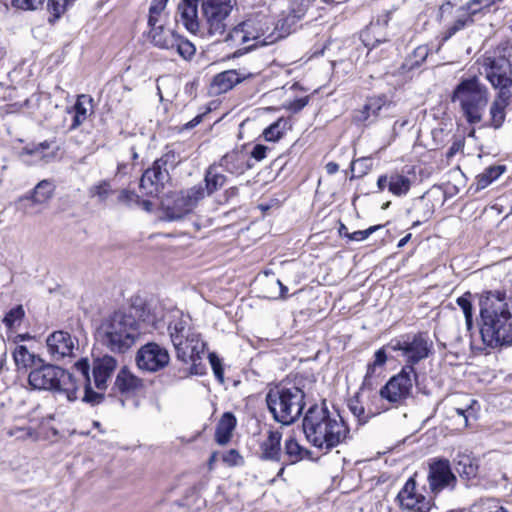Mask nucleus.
<instances>
[{"mask_svg":"<svg viewBox=\"0 0 512 512\" xmlns=\"http://www.w3.org/2000/svg\"><path fill=\"white\" fill-rule=\"evenodd\" d=\"M412 185V181L408 176L394 172L389 175L388 190L397 197L407 195Z\"/></svg>","mask_w":512,"mask_h":512,"instance_id":"obj_37","label":"nucleus"},{"mask_svg":"<svg viewBox=\"0 0 512 512\" xmlns=\"http://www.w3.org/2000/svg\"><path fill=\"white\" fill-rule=\"evenodd\" d=\"M78 339L64 330H57L46 338V348L51 361L58 362L66 358L74 357V351L78 349Z\"/></svg>","mask_w":512,"mask_h":512,"instance_id":"obj_14","label":"nucleus"},{"mask_svg":"<svg viewBox=\"0 0 512 512\" xmlns=\"http://www.w3.org/2000/svg\"><path fill=\"white\" fill-rule=\"evenodd\" d=\"M169 170H162L155 164L144 171L140 179V189L145 195L156 197L164 188V184L169 180Z\"/></svg>","mask_w":512,"mask_h":512,"instance_id":"obj_19","label":"nucleus"},{"mask_svg":"<svg viewBox=\"0 0 512 512\" xmlns=\"http://www.w3.org/2000/svg\"><path fill=\"white\" fill-rule=\"evenodd\" d=\"M28 382L34 389L63 393L68 401L77 399L75 377L57 365L46 363L44 359L30 371Z\"/></svg>","mask_w":512,"mask_h":512,"instance_id":"obj_7","label":"nucleus"},{"mask_svg":"<svg viewBox=\"0 0 512 512\" xmlns=\"http://www.w3.org/2000/svg\"><path fill=\"white\" fill-rule=\"evenodd\" d=\"M236 424L237 420L235 415L231 412H225L217 423L215 441L219 445L227 444L232 437V432L235 429Z\"/></svg>","mask_w":512,"mask_h":512,"instance_id":"obj_29","label":"nucleus"},{"mask_svg":"<svg viewBox=\"0 0 512 512\" xmlns=\"http://www.w3.org/2000/svg\"><path fill=\"white\" fill-rule=\"evenodd\" d=\"M92 102H93V99L89 95H85V94L79 95L77 97V100H76L73 108H72L73 113L80 115V116L84 117L85 119H87L88 113H87L86 105L87 104L91 105Z\"/></svg>","mask_w":512,"mask_h":512,"instance_id":"obj_52","label":"nucleus"},{"mask_svg":"<svg viewBox=\"0 0 512 512\" xmlns=\"http://www.w3.org/2000/svg\"><path fill=\"white\" fill-rule=\"evenodd\" d=\"M13 358L15 360L16 365H21L25 368L31 367L35 368L39 363H42V357L39 355L30 353L26 346L19 345L16 347L13 352Z\"/></svg>","mask_w":512,"mask_h":512,"instance_id":"obj_41","label":"nucleus"},{"mask_svg":"<svg viewBox=\"0 0 512 512\" xmlns=\"http://www.w3.org/2000/svg\"><path fill=\"white\" fill-rule=\"evenodd\" d=\"M245 21L252 22L255 35L250 36V39L256 41L254 46H257L258 44L265 46L282 37V35L275 36L273 31L268 33L271 29V26L273 25V22L266 15L258 14L246 19Z\"/></svg>","mask_w":512,"mask_h":512,"instance_id":"obj_23","label":"nucleus"},{"mask_svg":"<svg viewBox=\"0 0 512 512\" xmlns=\"http://www.w3.org/2000/svg\"><path fill=\"white\" fill-rule=\"evenodd\" d=\"M149 27V37L154 46L160 49H173V43H175L176 35L175 31L166 29L161 21Z\"/></svg>","mask_w":512,"mask_h":512,"instance_id":"obj_28","label":"nucleus"},{"mask_svg":"<svg viewBox=\"0 0 512 512\" xmlns=\"http://www.w3.org/2000/svg\"><path fill=\"white\" fill-rule=\"evenodd\" d=\"M418 374L411 365H405L401 371L392 376L388 382L380 389L382 399L390 403H402L412 394L413 384Z\"/></svg>","mask_w":512,"mask_h":512,"instance_id":"obj_10","label":"nucleus"},{"mask_svg":"<svg viewBox=\"0 0 512 512\" xmlns=\"http://www.w3.org/2000/svg\"><path fill=\"white\" fill-rule=\"evenodd\" d=\"M482 67L489 83H495L494 81L512 74V64L505 56H486Z\"/></svg>","mask_w":512,"mask_h":512,"instance_id":"obj_22","label":"nucleus"},{"mask_svg":"<svg viewBox=\"0 0 512 512\" xmlns=\"http://www.w3.org/2000/svg\"><path fill=\"white\" fill-rule=\"evenodd\" d=\"M386 361H387V353H386L385 347H382L374 353V360L371 363H372V366L382 367L385 365Z\"/></svg>","mask_w":512,"mask_h":512,"instance_id":"obj_61","label":"nucleus"},{"mask_svg":"<svg viewBox=\"0 0 512 512\" xmlns=\"http://www.w3.org/2000/svg\"><path fill=\"white\" fill-rule=\"evenodd\" d=\"M222 460L228 466H240L244 464V458L240 455L238 450L230 449L223 454Z\"/></svg>","mask_w":512,"mask_h":512,"instance_id":"obj_55","label":"nucleus"},{"mask_svg":"<svg viewBox=\"0 0 512 512\" xmlns=\"http://www.w3.org/2000/svg\"><path fill=\"white\" fill-rule=\"evenodd\" d=\"M200 0H181L178 4L176 22L181 23L185 29L196 34L200 23L198 18V3Z\"/></svg>","mask_w":512,"mask_h":512,"instance_id":"obj_21","label":"nucleus"},{"mask_svg":"<svg viewBox=\"0 0 512 512\" xmlns=\"http://www.w3.org/2000/svg\"><path fill=\"white\" fill-rule=\"evenodd\" d=\"M480 0H471L465 6L459 8L462 13L458 15L457 19L450 25L442 37V41H448L457 32L471 26L474 23V16L482 10Z\"/></svg>","mask_w":512,"mask_h":512,"instance_id":"obj_20","label":"nucleus"},{"mask_svg":"<svg viewBox=\"0 0 512 512\" xmlns=\"http://www.w3.org/2000/svg\"><path fill=\"white\" fill-rule=\"evenodd\" d=\"M178 163V155L173 150L165 152L159 159H156L153 162V164H155L162 170H168V167L174 168Z\"/></svg>","mask_w":512,"mask_h":512,"instance_id":"obj_50","label":"nucleus"},{"mask_svg":"<svg viewBox=\"0 0 512 512\" xmlns=\"http://www.w3.org/2000/svg\"><path fill=\"white\" fill-rule=\"evenodd\" d=\"M310 6V0H292L290 4V12L283 20V26L285 24L289 26L296 24L297 21L304 17Z\"/></svg>","mask_w":512,"mask_h":512,"instance_id":"obj_42","label":"nucleus"},{"mask_svg":"<svg viewBox=\"0 0 512 512\" xmlns=\"http://www.w3.org/2000/svg\"><path fill=\"white\" fill-rule=\"evenodd\" d=\"M489 98L488 87L476 75L462 77L450 96L451 102L458 106L462 116L470 125L478 124L483 120Z\"/></svg>","mask_w":512,"mask_h":512,"instance_id":"obj_4","label":"nucleus"},{"mask_svg":"<svg viewBox=\"0 0 512 512\" xmlns=\"http://www.w3.org/2000/svg\"><path fill=\"white\" fill-rule=\"evenodd\" d=\"M391 106L392 101L386 94L370 96L361 109L353 111L352 122L356 125L370 126L378 120L383 110H389Z\"/></svg>","mask_w":512,"mask_h":512,"instance_id":"obj_16","label":"nucleus"},{"mask_svg":"<svg viewBox=\"0 0 512 512\" xmlns=\"http://www.w3.org/2000/svg\"><path fill=\"white\" fill-rule=\"evenodd\" d=\"M383 225H374L370 226L369 228L365 230H358L351 234H349V240L352 241H363L367 239L371 234L376 232L377 230L381 229Z\"/></svg>","mask_w":512,"mask_h":512,"instance_id":"obj_56","label":"nucleus"},{"mask_svg":"<svg viewBox=\"0 0 512 512\" xmlns=\"http://www.w3.org/2000/svg\"><path fill=\"white\" fill-rule=\"evenodd\" d=\"M137 367L145 372H158L170 363L168 350L156 342L144 344L136 354Z\"/></svg>","mask_w":512,"mask_h":512,"instance_id":"obj_13","label":"nucleus"},{"mask_svg":"<svg viewBox=\"0 0 512 512\" xmlns=\"http://www.w3.org/2000/svg\"><path fill=\"white\" fill-rule=\"evenodd\" d=\"M207 113L208 112H204L196 115L192 120L183 125L182 130H191L197 125H199L202 122L204 116L207 115Z\"/></svg>","mask_w":512,"mask_h":512,"instance_id":"obj_63","label":"nucleus"},{"mask_svg":"<svg viewBox=\"0 0 512 512\" xmlns=\"http://www.w3.org/2000/svg\"><path fill=\"white\" fill-rule=\"evenodd\" d=\"M44 0H12V5L23 10H35L42 6Z\"/></svg>","mask_w":512,"mask_h":512,"instance_id":"obj_57","label":"nucleus"},{"mask_svg":"<svg viewBox=\"0 0 512 512\" xmlns=\"http://www.w3.org/2000/svg\"><path fill=\"white\" fill-rule=\"evenodd\" d=\"M168 0H152L149 8L148 25L153 26L160 22V17L164 11Z\"/></svg>","mask_w":512,"mask_h":512,"instance_id":"obj_48","label":"nucleus"},{"mask_svg":"<svg viewBox=\"0 0 512 512\" xmlns=\"http://www.w3.org/2000/svg\"><path fill=\"white\" fill-rule=\"evenodd\" d=\"M116 366V359L110 355H104L93 360V380L95 387L99 391L106 390L107 381L116 369Z\"/></svg>","mask_w":512,"mask_h":512,"instance_id":"obj_24","label":"nucleus"},{"mask_svg":"<svg viewBox=\"0 0 512 512\" xmlns=\"http://www.w3.org/2000/svg\"><path fill=\"white\" fill-rule=\"evenodd\" d=\"M205 188L204 194L211 196L218 190H220L227 182V177L219 171V167L216 163L210 165L204 176Z\"/></svg>","mask_w":512,"mask_h":512,"instance_id":"obj_31","label":"nucleus"},{"mask_svg":"<svg viewBox=\"0 0 512 512\" xmlns=\"http://www.w3.org/2000/svg\"><path fill=\"white\" fill-rule=\"evenodd\" d=\"M65 0H48L47 8L51 17H49V22L54 23L56 20L60 18V16L65 12L66 7Z\"/></svg>","mask_w":512,"mask_h":512,"instance_id":"obj_51","label":"nucleus"},{"mask_svg":"<svg viewBox=\"0 0 512 512\" xmlns=\"http://www.w3.org/2000/svg\"><path fill=\"white\" fill-rule=\"evenodd\" d=\"M208 358H209V362H210V365L213 370L215 378L219 381V383L223 384L224 383V368H223L220 358L214 352L209 353Z\"/></svg>","mask_w":512,"mask_h":512,"instance_id":"obj_53","label":"nucleus"},{"mask_svg":"<svg viewBox=\"0 0 512 512\" xmlns=\"http://www.w3.org/2000/svg\"><path fill=\"white\" fill-rule=\"evenodd\" d=\"M169 335L176 351V357L184 364H191L190 373L202 375L204 367L201 365L202 355L206 343L201 334L191 328L189 320L180 317L168 325Z\"/></svg>","mask_w":512,"mask_h":512,"instance_id":"obj_5","label":"nucleus"},{"mask_svg":"<svg viewBox=\"0 0 512 512\" xmlns=\"http://www.w3.org/2000/svg\"><path fill=\"white\" fill-rule=\"evenodd\" d=\"M378 367L372 366V363H369L367 365L366 374L364 376V380L362 382L361 389H372L373 388V381L372 378L376 374V369Z\"/></svg>","mask_w":512,"mask_h":512,"instance_id":"obj_58","label":"nucleus"},{"mask_svg":"<svg viewBox=\"0 0 512 512\" xmlns=\"http://www.w3.org/2000/svg\"><path fill=\"white\" fill-rule=\"evenodd\" d=\"M173 49H176L179 56L184 60H191L196 53L195 45L177 33L175 35V43H173Z\"/></svg>","mask_w":512,"mask_h":512,"instance_id":"obj_44","label":"nucleus"},{"mask_svg":"<svg viewBox=\"0 0 512 512\" xmlns=\"http://www.w3.org/2000/svg\"><path fill=\"white\" fill-rule=\"evenodd\" d=\"M305 392L295 384H279L266 394V403L273 419L285 426L293 424L303 413Z\"/></svg>","mask_w":512,"mask_h":512,"instance_id":"obj_6","label":"nucleus"},{"mask_svg":"<svg viewBox=\"0 0 512 512\" xmlns=\"http://www.w3.org/2000/svg\"><path fill=\"white\" fill-rule=\"evenodd\" d=\"M243 76L239 75L236 70H226L214 76L212 88L216 93H226L236 84L240 83Z\"/></svg>","mask_w":512,"mask_h":512,"instance_id":"obj_33","label":"nucleus"},{"mask_svg":"<svg viewBox=\"0 0 512 512\" xmlns=\"http://www.w3.org/2000/svg\"><path fill=\"white\" fill-rule=\"evenodd\" d=\"M53 184L49 180L40 181L28 194L21 196L19 202L30 200L34 204H42L53 196Z\"/></svg>","mask_w":512,"mask_h":512,"instance_id":"obj_34","label":"nucleus"},{"mask_svg":"<svg viewBox=\"0 0 512 512\" xmlns=\"http://www.w3.org/2000/svg\"><path fill=\"white\" fill-rule=\"evenodd\" d=\"M392 351H401L406 365L412 368L433 353V341L427 332L406 334L398 339L391 340L387 346Z\"/></svg>","mask_w":512,"mask_h":512,"instance_id":"obj_8","label":"nucleus"},{"mask_svg":"<svg viewBox=\"0 0 512 512\" xmlns=\"http://www.w3.org/2000/svg\"><path fill=\"white\" fill-rule=\"evenodd\" d=\"M429 48L426 45L416 47L413 52L405 59L400 69L402 72H409L419 68L427 59Z\"/></svg>","mask_w":512,"mask_h":512,"instance_id":"obj_38","label":"nucleus"},{"mask_svg":"<svg viewBox=\"0 0 512 512\" xmlns=\"http://www.w3.org/2000/svg\"><path fill=\"white\" fill-rule=\"evenodd\" d=\"M254 30L251 21H243L235 26L226 36L225 41L239 42L245 44L250 41V36H254Z\"/></svg>","mask_w":512,"mask_h":512,"instance_id":"obj_40","label":"nucleus"},{"mask_svg":"<svg viewBox=\"0 0 512 512\" xmlns=\"http://www.w3.org/2000/svg\"><path fill=\"white\" fill-rule=\"evenodd\" d=\"M116 192L109 180L103 179L88 188V195L100 205H106L108 199Z\"/></svg>","mask_w":512,"mask_h":512,"instance_id":"obj_36","label":"nucleus"},{"mask_svg":"<svg viewBox=\"0 0 512 512\" xmlns=\"http://www.w3.org/2000/svg\"><path fill=\"white\" fill-rule=\"evenodd\" d=\"M308 102V97L297 98L290 102L288 109L293 113H298L308 104Z\"/></svg>","mask_w":512,"mask_h":512,"instance_id":"obj_60","label":"nucleus"},{"mask_svg":"<svg viewBox=\"0 0 512 512\" xmlns=\"http://www.w3.org/2000/svg\"><path fill=\"white\" fill-rule=\"evenodd\" d=\"M486 501L489 503V512H509L506 507L499 505L495 499H487Z\"/></svg>","mask_w":512,"mask_h":512,"instance_id":"obj_64","label":"nucleus"},{"mask_svg":"<svg viewBox=\"0 0 512 512\" xmlns=\"http://www.w3.org/2000/svg\"><path fill=\"white\" fill-rule=\"evenodd\" d=\"M291 128L290 120L286 118H279L277 121L269 125L263 131V136L266 141L276 142L283 137L287 129Z\"/></svg>","mask_w":512,"mask_h":512,"instance_id":"obj_43","label":"nucleus"},{"mask_svg":"<svg viewBox=\"0 0 512 512\" xmlns=\"http://www.w3.org/2000/svg\"><path fill=\"white\" fill-rule=\"evenodd\" d=\"M428 483L434 494H438L445 488H455L457 478L451 469L448 459L435 458L431 460L429 463Z\"/></svg>","mask_w":512,"mask_h":512,"instance_id":"obj_15","label":"nucleus"},{"mask_svg":"<svg viewBox=\"0 0 512 512\" xmlns=\"http://www.w3.org/2000/svg\"><path fill=\"white\" fill-rule=\"evenodd\" d=\"M506 171L505 165H492L487 167L476 177V190H482L488 187L493 181L498 179Z\"/></svg>","mask_w":512,"mask_h":512,"instance_id":"obj_39","label":"nucleus"},{"mask_svg":"<svg viewBox=\"0 0 512 512\" xmlns=\"http://www.w3.org/2000/svg\"><path fill=\"white\" fill-rule=\"evenodd\" d=\"M282 433L278 430H269L267 438L259 445V458L262 461L281 462L283 459L281 449Z\"/></svg>","mask_w":512,"mask_h":512,"instance_id":"obj_25","label":"nucleus"},{"mask_svg":"<svg viewBox=\"0 0 512 512\" xmlns=\"http://www.w3.org/2000/svg\"><path fill=\"white\" fill-rule=\"evenodd\" d=\"M348 408L351 413L358 418L359 422L366 423L367 417L365 416V408L359 402L358 396L356 395L354 398L350 399L348 402Z\"/></svg>","mask_w":512,"mask_h":512,"instance_id":"obj_54","label":"nucleus"},{"mask_svg":"<svg viewBox=\"0 0 512 512\" xmlns=\"http://www.w3.org/2000/svg\"><path fill=\"white\" fill-rule=\"evenodd\" d=\"M494 82L490 84L496 94L489 105V119L484 126L499 130L506 121L507 108L512 102V74Z\"/></svg>","mask_w":512,"mask_h":512,"instance_id":"obj_9","label":"nucleus"},{"mask_svg":"<svg viewBox=\"0 0 512 512\" xmlns=\"http://www.w3.org/2000/svg\"><path fill=\"white\" fill-rule=\"evenodd\" d=\"M307 441L317 449L330 452L349 438L350 429L338 412H331L325 402L312 405L302 421Z\"/></svg>","mask_w":512,"mask_h":512,"instance_id":"obj_3","label":"nucleus"},{"mask_svg":"<svg viewBox=\"0 0 512 512\" xmlns=\"http://www.w3.org/2000/svg\"><path fill=\"white\" fill-rule=\"evenodd\" d=\"M142 387V381L126 368H122L115 379L114 389L121 394L134 393Z\"/></svg>","mask_w":512,"mask_h":512,"instance_id":"obj_30","label":"nucleus"},{"mask_svg":"<svg viewBox=\"0 0 512 512\" xmlns=\"http://www.w3.org/2000/svg\"><path fill=\"white\" fill-rule=\"evenodd\" d=\"M204 18L211 35H223L226 31V20L231 14L234 3L232 0H200Z\"/></svg>","mask_w":512,"mask_h":512,"instance_id":"obj_12","label":"nucleus"},{"mask_svg":"<svg viewBox=\"0 0 512 512\" xmlns=\"http://www.w3.org/2000/svg\"><path fill=\"white\" fill-rule=\"evenodd\" d=\"M25 317V311L22 305H16L10 309L4 316L2 322L8 329H13L19 326L22 319Z\"/></svg>","mask_w":512,"mask_h":512,"instance_id":"obj_46","label":"nucleus"},{"mask_svg":"<svg viewBox=\"0 0 512 512\" xmlns=\"http://www.w3.org/2000/svg\"><path fill=\"white\" fill-rule=\"evenodd\" d=\"M455 469L461 478L473 479L478 474V460L471 455L458 453L454 459Z\"/></svg>","mask_w":512,"mask_h":512,"instance_id":"obj_32","label":"nucleus"},{"mask_svg":"<svg viewBox=\"0 0 512 512\" xmlns=\"http://www.w3.org/2000/svg\"><path fill=\"white\" fill-rule=\"evenodd\" d=\"M311 452L302 447L294 437H289L284 444V460L285 464H295L304 457L309 456Z\"/></svg>","mask_w":512,"mask_h":512,"instance_id":"obj_35","label":"nucleus"},{"mask_svg":"<svg viewBox=\"0 0 512 512\" xmlns=\"http://www.w3.org/2000/svg\"><path fill=\"white\" fill-rule=\"evenodd\" d=\"M155 321L156 317L150 313L148 306L142 301H135L102 321L98 328V339L109 351L124 354L139 338L140 323L154 325Z\"/></svg>","mask_w":512,"mask_h":512,"instance_id":"obj_1","label":"nucleus"},{"mask_svg":"<svg viewBox=\"0 0 512 512\" xmlns=\"http://www.w3.org/2000/svg\"><path fill=\"white\" fill-rule=\"evenodd\" d=\"M391 14V11L383 12L377 17L376 21L371 22L366 29L361 32L360 37L364 46L368 48L367 56L370 59H376L373 52L380 44L389 42V36L387 33H384L381 37H375V34L379 29L386 30V27L391 20Z\"/></svg>","mask_w":512,"mask_h":512,"instance_id":"obj_17","label":"nucleus"},{"mask_svg":"<svg viewBox=\"0 0 512 512\" xmlns=\"http://www.w3.org/2000/svg\"><path fill=\"white\" fill-rule=\"evenodd\" d=\"M116 203L131 209L140 204V196L137 195L134 191L121 189L118 192Z\"/></svg>","mask_w":512,"mask_h":512,"instance_id":"obj_47","label":"nucleus"},{"mask_svg":"<svg viewBox=\"0 0 512 512\" xmlns=\"http://www.w3.org/2000/svg\"><path fill=\"white\" fill-rule=\"evenodd\" d=\"M75 369L82 375L84 379V396L83 401L92 406L98 405L104 400V393L102 391L96 392L92 389L91 378H90V364L87 358L78 360L75 365Z\"/></svg>","mask_w":512,"mask_h":512,"instance_id":"obj_27","label":"nucleus"},{"mask_svg":"<svg viewBox=\"0 0 512 512\" xmlns=\"http://www.w3.org/2000/svg\"><path fill=\"white\" fill-rule=\"evenodd\" d=\"M269 148L263 144H256L252 151H251V157L255 159L256 161H262L266 158V154Z\"/></svg>","mask_w":512,"mask_h":512,"instance_id":"obj_59","label":"nucleus"},{"mask_svg":"<svg viewBox=\"0 0 512 512\" xmlns=\"http://www.w3.org/2000/svg\"><path fill=\"white\" fill-rule=\"evenodd\" d=\"M471 294L465 293L464 295L457 298L456 303L457 305L462 309L464 317H465V323L466 328L469 332H471L474 329L473 324V305L470 300Z\"/></svg>","mask_w":512,"mask_h":512,"instance_id":"obj_45","label":"nucleus"},{"mask_svg":"<svg viewBox=\"0 0 512 512\" xmlns=\"http://www.w3.org/2000/svg\"><path fill=\"white\" fill-rule=\"evenodd\" d=\"M50 148V143L48 141L41 142L37 144L33 148L26 147L23 149V152L28 155H40L44 150Z\"/></svg>","mask_w":512,"mask_h":512,"instance_id":"obj_62","label":"nucleus"},{"mask_svg":"<svg viewBox=\"0 0 512 512\" xmlns=\"http://www.w3.org/2000/svg\"><path fill=\"white\" fill-rule=\"evenodd\" d=\"M475 406H478V402L474 399L470 400V404L464 408H454L453 412L462 420L463 426H468V420L470 417H475L477 409Z\"/></svg>","mask_w":512,"mask_h":512,"instance_id":"obj_49","label":"nucleus"},{"mask_svg":"<svg viewBox=\"0 0 512 512\" xmlns=\"http://www.w3.org/2000/svg\"><path fill=\"white\" fill-rule=\"evenodd\" d=\"M479 332L484 344L495 348L512 344V312L505 293L488 291L479 299Z\"/></svg>","mask_w":512,"mask_h":512,"instance_id":"obj_2","label":"nucleus"},{"mask_svg":"<svg viewBox=\"0 0 512 512\" xmlns=\"http://www.w3.org/2000/svg\"><path fill=\"white\" fill-rule=\"evenodd\" d=\"M216 164L219 168H222L232 175H242L246 170L252 167L247 159L246 153L238 149L227 152Z\"/></svg>","mask_w":512,"mask_h":512,"instance_id":"obj_26","label":"nucleus"},{"mask_svg":"<svg viewBox=\"0 0 512 512\" xmlns=\"http://www.w3.org/2000/svg\"><path fill=\"white\" fill-rule=\"evenodd\" d=\"M204 198L202 186H193L190 189L174 193L170 201L163 204L165 218L169 221L182 219L196 207L198 202Z\"/></svg>","mask_w":512,"mask_h":512,"instance_id":"obj_11","label":"nucleus"},{"mask_svg":"<svg viewBox=\"0 0 512 512\" xmlns=\"http://www.w3.org/2000/svg\"><path fill=\"white\" fill-rule=\"evenodd\" d=\"M400 506L412 512H429L430 501L416 492V481L410 477L397 495Z\"/></svg>","mask_w":512,"mask_h":512,"instance_id":"obj_18","label":"nucleus"}]
</instances>
